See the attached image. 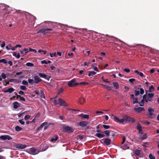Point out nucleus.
Returning <instances> with one entry per match:
<instances>
[{"instance_id": "1", "label": "nucleus", "mask_w": 159, "mask_h": 159, "mask_svg": "<svg viewBox=\"0 0 159 159\" xmlns=\"http://www.w3.org/2000/svg\"><path fill=\"white\" fill-rule=\"evenodd\" d=\"M154 94L153 93H148L147 94H144L143 96V98L144 99L145 101L146 102H152V98L154 96Z\"/></svg>"}, {"instance_id": "5", "label": "nucleus", "mask_w": 159, "mask_h": 159, "mask_svg": "<svg viewBox=\"0 0 159 159\" xmlns=\"http://www.w3.org/2000/svg\"><path fill=\"white\" fill-rule=\"evenodd\" d=\"M123 117L124 120V122L128 121L129 122H134L135 121V120L134 118L131 117L127 115L124 116Z\"/></svg>"}, {"instance_id": "49", "label": "nucleus", "mask_w": 159, "mask_h": 159, "mask_svg": "<svg viewBox=\"0 0 159 159\" xmlns=\"http://www.w3.org/2000/svg\"><path fill=\"white\" fill-rule=\"evenodd\" d=\"M89 84V83H88L85 82H80V83H79V84H80V85L82 84V85H88Z\"/></svg>"}, {"instance_id": "16", "label": "nucleus", "mask_w": 159, "mask_h": 159, "mask_svg": "<svg viewBox=\"0 0 159 159\" xmlns=\"http://www.w3.org/2000/svg\"><path fill=\"white\" fill-rule=\"evenodd\" d=\"M26 145L25 144H17L16 145V147L17 148L23 149L24 148L26 147Z\"/></svg>"}, {"instance_id": "54", "label": "nucleus", "mask_w": 159, "mask_h": 159, "mask_svg": "<svg viewBox=\"0 0 159 159\" xmlns=\"http://www.w3.org/2000/svg\"><path fill=\"white\" fill-rule=\"evenodd\" d=\"M84 102V98H82L80 100V102L81 104L83 103Z\"/></svg>"}, {"instance_id": "32", "label": "nucleus", "mask_w": 159, "mask_h": 159, "mask_svg": "<svg viewBox=\"0 0 159 159\" xmlns=\"http://www.w3.org/2000/svg\"><path fill=\"white\" fill-rule=\"evenodd\" d=\"M102 133H105L107 137H108L109 136L110 132L108 130L102 132Z\"/></svg>"}, {"instance_id": "2", "label": "nucleus", "mask_w": 159, "mask_h": 159, "mask_svg": "<svg viewBox=\"0 0 159 159\" xmlns=\"http://www.w3.org/2000/svg\"><path fill=\"white\" fill-rule=\"evenodd\" d=\"M4 6L5 7L3 8V13L1 14V16H4L5 15V14L4 13L6 12V13H8L10 12V11H13L12 8L10 7L9 6L4 5Z\"/></svg>"}, {"instance_id": "30", "label": "nucleus", "mask_w": 159, "mask_h": 159, "mask_svg": "<svg viewBox=\"0 0 159 159\" xmlns=\"http://www.w3.org/2000/svg\"><path fill=\"white\" fill-rule=\"evenodd\" d=\"M46 29H41L39 31H38L37 33H42L44 34H45L46 33Z\"/></svg>"}, {"instance_id": "51", "label": "nucleus", "mask_w": 159, "mask_h": 159, "mask_svg": "<svg viewBox=\"0 0 159 159\" xmlns=\"http://www.w3.org/2000/svg\"><path fill=\"white\" fill-rule=\"evenodd\" d=\"M50 56L51 57H56V52H55L53 54H52L51 53H50Z\"/></svg>"}, {"instance_id": "63", "label": "nucleus", "mask_w": 159, "mask_h": 159, "mask_svg": "<svg viewBox=\"0 0 159 159\" xmlns=\"http://www.w3.org/2000/svg\"><path fill=\"white\" fill-rule=\"evenodd\" d=\"M19 93L20 95H23L24 93L22 91L20 90L19 91Z\"/></svg>"}, {"instance_id": "42", "label": "nucleus", "mask_w": 159, "mask_h": 159, "mask_svg": "<svg viewBox=\"0 0 159 159\" xmlns=\"http://www.w3.org/2000/svg\"><path fill=\"white\" fill-rule=\"evenodd\" d=\"M31 117V116L30 115H26L24 117V119L25 120H27L29 119Z\"/></svg>"}, {"instance_id": "11", "label": "nucleus", "mask_w": 159, "mask_h": 159, "mask_svg": "<svg viewBox=\"0 0 159 159\" xmlns=\"http://www.w3.org/2000/svg\"><path fill=\"white\" fill-rule=\"evenodd\" d=\"M113 117L114 120L116 122L120 123H122L124 122V120L123 117V118L121 119H120L119 118L115 116H113Z\"/></svg>"}, {"instance_id": "27", "label": "nucleus", "mask_w": 159, "mask_h": 159, "mask_svg": "<svg viewBox=\"0 0 159 159\" xmlns=\"http://www.w3.org/2000/svg\"><path fill=\"white\" fill-rule=\"evenodd\" d=\"M113 84L114 87L116 89H118L119 86L118 84V83L117 82H113Z\"/></svg>"}, {"instance_id": "9", "label": "nucleus", "mask_w": 159, "mask_h": 159, "mask_svg": "<svg viewBox=\"0 0 159 159\" xmlns=\"http://www.w3.org/2000/svg\"><path fill=\"white\" fill-rule=\"evenodd\" d=\"M58 102V104L61 106L66 107L68 105V104L66 103L65 101L59 98Z\"/></svg>"}, {"instance_id": "7", "label": "nucleus", "mask_w": 159, "mask_h": 159, "mask_svg": "<svg viewBox=\"0 0 159 159\" xmlns=\"http://www.w3.org/2000/svg\"><path fill=\"white\" fill-rule=\"evenodd\" d=\"M101 141L102 142V143H103L106 145H108L111 143V140L109 139H102Z\"/></svg>"}, {"instance_id": "48", "label": "nucleus", "mask_w": 159, "mask_h": 159, "mask_svg": "<svg viewBox=\"0 0 159 159\" xmlns=\"http://www.w3.org/2000/svg\"><path fill=\"white\" fill-rule=\"evenodd\" d=\"M19 52H20V54L21 55V56H24V55H25V54H26L28 52H25V53L24 54L23 51L21 50Z\"/></svg>"}, {"instance_id": "29", "label": "nucleus", "mask_w": 159, "mask_h": 159, "mask_svg": "<svg viewBox=\"0 0 159 159\" xmlns=\"http://www.w3.org/2000/svg\"><path fill=\"white\" fill-rule=\"evenodd\" d=\"M147 138V135L146 134H144L142 135H140L139 136V138L142 139V140L146 139Z\"/></svg>"}, {"instance_id": "8", "label": "nucleus", "mask_w": 159, "mask_h": 159, "mask_svg": "<svg viewBox=\"0 0 159 159\" xmlns=\"http://www.w3.org/2000/svg\"><path fill=\"white\" fill-rule=\"evenodd\" d=\"M63 129L65 131L69 133H72L73 131L72 128L68 126H64Z\"/></svg>"}, {"instance_id": "52", "label": "nucleus", "mask_w": 159, "mask_h": 159, "mask_svg": "<svg viewBox=\"0 0 159 159\" xmlns=\"http://www.w3.org/2000/svg\"><path fill=\"white\" fill-rule=\"evenodd\" d=\"M103 127L104 129H108L110 128V126L109 125H103Z\"/></svg>"}, {"instance_id": "35", "label": "nucleus", "mask_w": 159, "mask_h": 159, "mask_svg": "<svg viewBox=\"0 0 159 159\" xmlns=\"http://www.w3.org/2000/svg\"><path fill=\"white\" fill-rule=\"evenodd\" d=\"M26 65L29 67H32L34 66L33 63L30 62H27L26 63Z\"/></svg>"}, {"instance_id": "26", "label": "nucleus", "mask_w": 159, "mask_h": 159, "mask_svg": "<svg viewBox=\"0 0 159 159\" xmlns=\"http://www.w3.org/2000/svg\"><path fill=\"white\" fill-rule=\"evenodd\" d=\"M154 88L152 85H151L148 91L150 93H152L154 91Z\"/></svg>"}, {"instance_id": "33", "label": "nucleus", "mask_w": 159, "mask_h": 159, "mask_svg": "<svg viewBox=\"0 0 159 159\" xmlns=\"http://www.w3.org/2000/svg\"><path fill=\"white\" fill-rule=\"evenodd\" d=\"M22 129V128L19 126H16L15 127V130L17 131H19L21 130Z\"/></svg>"}, {"instance_id": "47", "label": "nucleus", "mask_w": 159, "mask_h": 159, "mask_svg": "<svg viewBox=\"0 0 159 159\" xmlns=\"http://www.w3.org/2000/svg\"><path fill=\"white\" fill-rule=\"evenodd\" d=\"M20 88L22 90H25L26 89V88L25 86H20Z\"/></svg>"}, {"instance_id": "45", "label": "nucleus", "mask_w": 159, "mask_h": 159, "mask_svg": "<svg viewBox=\"0 0 159 159\" xmlns=\"http://www.w3.org/2000/svg\"><path fill=\"white\" fill-rule=\"evenodd\" d=\"M29 51H30V52H34L35 53H36L37 52V51H36V50H35V49H32L31 48H29Z\"/></svg>"}, {"instance_id": "60", "label": "nucleus", "mask_w": 159, "mask_h": 159, "mask_svg": "<svg viewBox=\"0 0 159 159\" xmlns=\"http://www.w3.org/2000/svg\"><path fill=\"white\" fill-rule=\"evenodd\" d=\"M5 45V42L4 41H3L2 42V44L1 45V47L2 48L4 47Z\"/></svg>"}, {"instance_id": "64", "label": "nucleus", "mask_w": 159, "mask_h": 159, "mask_svg": "<svg viewBox=\"0 0 159 159\" xmlns=\"http://www.w3.org/2000/svg\"><path fill=\"white\" fill-rule=\"evenodd\" d=\"M8 64H9L10 66H11L12 65V63L11 61H9L8 62H7Z\"/></svg>"}, {"instance_id": "23", "label": "nucleus", "mask_w": 159, "mask_h": 159, "mask_svg": "<svg viewBox=\"0 0 159 159\" xmlns=\"http://www.w3.org/2000/svg\"><path fill=\"white\" fill-rule=\"evenodd\" d=\"M144 101H145V100L143 98V99L141 100L140 102H138V103L140 106L143 107L144 106Z\"/></svg>"}, {"instance_id": "20", "label": "nucleus", "mask_w": 159, "mask_h": 159, "mask_svg": "<svg viewBox=\"0 0 159 159\" xmlns=\"http://www.w3.org/2000/svg\"><path fill=\"white\" fill-rule=\"evenodd\" d=\"M95 135L99 138H102L105 136V135L102 133V132L101 133H97Z\"/></svg>"}, {"instance_id": "4", "label": "nucleus", "mask_w": 159, "mask_h": 159, "mask_svg": "<svg viewBox=\"0 0 159 159\" xmlns=\"http://www.w3.org/2000/svg\"><path fill=\"white\" fill-rule=\"evenodd\" d=\"M28 152L30 154L32 155H35L39 152V151L37 149L33 147L29 149L28 150Z\"/></svg>"}, {"instance_id": "36", "label": "nucleus", "mask_w": 159, "mask_h": 159, "mask_svg": "<svg viewBox=\"0 0 159 159\" xmlns=\"http://www.w3.org/2000/svg\"><path fill=\"white\" fill-rule=\"evenodd\" d=\"M133 104L138 103V98H134L133 99Z\"/></svg>"}, {"instance_id": "18", "label": "nucleus", "mask_w": 159, "mask_h": 159, "mask_svg": "<svg viewBox=\"0 0 159 159\" xmlns=\"http://www.w3.org/2000/svg\"><path fill=\"white\" fill-rule=\"evenodd\" d=\"M34 80L35 83L36 84L40 82L42 80L38 76H35L34 77Z\"/></svg>"}, {"instance_id": "21", "label": "nucleus", "mask_w": 159, "mask_h": 159, "mask_svg": "<svg viewBox=\"0 0 159 159\" xmlns=\"http://www.w3.org/2000/svg\"><path fill=\"white\" fill-rule=\"evenodd\" d=\"M13 108L14 109L17 108L19 107V104L18 102H15L13 103Z\"/></svg>"}, {"instance_id": "59", "label": "nucleus", "mask_w": 159, "mask_h": 159, "mask_svg": "<svg viewBox=\"0 0 159 159\" xmlns=\"http://www.w3.org/2000/svg\"><path fill=\"white\" fill-rule=\"evenodd\" d=\"M41 63L42 64H47V61H46L45 60H43L41 61Z\"/></svg>"}, {"instance_id": "22", "label": "nucleus", "mask_w": 159, "mask_h": 159, "mask_svg": "<svg viewBox=\"0 0 159 159\" xmlns=\"http://www.w3.org/2000/svg\"><path fill=\"white\" fill-rule=\"evenodd\" d=\"M79 116L82 119H89V115L87 114H85L83 116H81V115H80Z\"/></svg>"}, {"instance_id": "24", "label": "nucleus", "mask_w": 159, "mask_h": 159, "mask_svg": "<svg viewBox=\"0 0 159 159\" xmlns=\"http://www.w3.org/2000/svg\"><path fill=\"white\" fill-rule=\"evenodd\" d=\"M5 7L4 4H0V12H1V14L3 13V8Z\"/></svg>"}, {"instance_id": "50", "label": "nucleus", "mask_w": 159, "mask_h": 159, "mask_svg": "<svg viewBox=\"0 0 159 159\" xmlns=\"http://www.w3.org/2000/svg\"><path fill=\"white\" fill-rule=\"evenodd\" d=\"M149 157L150 159H155V157L153 156L151 154H149Z\"/></svg>"}, {"instance_id": "53", "label": "nucleus", "mask_w": 159, "mask_h": 159, "mask_svg": "<svg viewBox=\"0 0 159 159\" xmlns=\"http://www.w3.org/2000/svg\"><path fill=\"white\" fill-rule=\"evenodd\" d=\"M18 97H19L20 98V99L21 100V101H25V98L23 97H20V96H18Z\"/></svg>"}, {"instance_id": "58", "label": "nucleus", "mask_w": 159, "mask_h": 159, "mask_svg": "<svg viewBox=\"0 0 159 159\" xmlns=\"http://www.w3.org/2000/svg\"><path fill=\"white\" fill-rule=\"evenodd\" d=\"M135 81V79H133V78L131 79H130L129 80V81L130 83H132Z\"/></svg>"}, {"instance_id": "10", "label": "nucleus", "mask_w": 159, "mask_h": 159, "mask_svg": "<svg viewBox=\"0 0 159 159\" xmlns=\"http://www.w3.org/2000/svg\"><path fill=\"white\" fill-rule=\"evenodd\" d=\"M0 139L3 140L7 139L9 140L11 139L12 138L9 135H6L1 136H0Z\"/></svg>"}, {"instance_id": "13", "label": "nucleus", "mask_w": 159, "mask_h": 159, "mask_svg": "<svg viewBox=\"0 0 159 159\" xmlns=\"http://www.w3.org/2000/svg\"><path fill=\"white\" fill-rule=\"evenodd\" d=\"M89 123V122L88 121H82L79 123V124L80 126L84 127L86 126Z\"/></svg>"}, {"instance_id": "25", "label": "nucleus", "mask_w": 159, "mask_h": 159, "mask_svg": "<svg viewBox=\"0 0 159 159\" xmlns=\"http://www.w3.org/2000/svg\"><path fill=\"white\" fill-rule=\"evenodd\" d=\"M121 148L122 149L124 150H126L129 148V147L128 146V145L126 144H125L122 145L121 146Z\"/></svg>"}, {"instance_id": "38", "label": "nucleus", "mask_w": 159, "mask_h": 159, "mask_svg": "<svg viewBox=\"0 0 159 159\" xmlns=\"http://www.w3.org/2000/svg\"><path fill=\"white\" fill-rule=\"evenodd\" d=\"M142 126L140 125L139 124H137V129L138 130H142Z\"/></svg>"}, {"instance_id": "40", "label": "nucleus", "mask_w": 159, "mask_h": 159, "mask_svg": "<svg viewBox=\"0 0 159 159\" xmlns=\"http://www.w3.org/2000/svg\"><path fill=\"white\" fill-rule=\"evenodd\" d=\"M0 63H3L4 64H6L7 63V61L5 59H2L0 60Z\"/></svg>"}, {"instance_id": "3", "label": "nucleus", "mask_w": 159, "mask_h": 159, "mask_svg": "<svg viewBox=\"0 0 159 159\" xmlns=\"http://www.w3.org/2000/svg\"><path fill=\"white\" fill-rule=\"evenodd\" d=\"M148 113L147 116L150 118L153 119L155 117V115L153 113L154 109L152 108H149L148 109Z\"/></svg>"}, {"instance_id": "39", "label": "nucleus", "mask_w": 159, "mask_h": 159, "mask_svg": "<svg viewBox=\"0 0 159 159\" xmlns=\"http://www.w3.org/2000/svg\"><path fill=\"white\" fill-rule=\"evenodd\" d=\"M102 85L104 87H105L108 90H111V89H112V87H111L109 86L106 85H103V84H102Z\"/></svg>"}, {"instance_id": "46", "label": "nucleus", "mask_w": 159, "mask_h": 159, "mask_svg": "<svg viewBox=\"0 0 159 159\" xmlns=\"http://www.w3.org/2000/svg\"><path fill=\"white\" fill-rule=\"evenodd\" d=\"M22 84L25 85H27L28 84V82L25 80H23L22 82Z\"/></svg>"}, {"instance_id": "57", "label": "nucleus", "mask_w": 159, "mask_h": 159, "mask_svg": "<svg viewBox=\"0 0 159 159\" xmlns=\"http://www.w3.org/2000/svg\"><path fill=\"white\" fill-rule=\"evenodd\" d=\"M19 123L22 125H24L25 124V122L21 120H19Z\"/></svg>"}, {"instance_id": "28", "label": "nucleus", "mask_w": 159, "mask_h": 159, "mask_svg": "<svg viewBox=\"0 0 159 159\" xmlns=\"http://www.w3.org/2000/svg\"><path fill=\"white\" fill-rule=\"evenodd\" d=\"M96 74V72L95 71H89L88 75L89 76H90L91 75H95Z\"/></svg>"}, {"instance_id": "41", "label": "nucleus", "mask_w": 159, "mask_h": 159, "mask_svg": "<svg viewBox=\"0 0 159 159\" xmlns=\"http://www.w3.org/2000/svg\"><path fill=\"white\" fill-rule=\"evenodd\" d=\"M44 146L45 147V148L42 149V151H45L47 148L45 144H42L40 146L41 148H42V147Z\"/></svg>"}, {"instance_id": "55", "label": "nucleus", "mask_w": 159, "mask_h": 159, "mask_svg": "<svg viewBox=\"0 0 159 159\" xmlns=\"http://www.w3.org/2000/svg\"><path fill=\"white\" fill-rule=\"evenodd\" d=\"M135 95L136 96H138L140 92L139 91H137V90H135Z\"/></svg>"}, {"instance_id": "31", "label": "nucleus", "mask_w": 159, "mask_h": 159, "mask_svg": "<svg viewBox=\"0 0 159 159\" xmlns=\"http://www.w3.org/2000/svg\"><path fill=\"white\" fill-rule=\"evenodd\" d=\"M29 83L31 84L35 83L34 80L33 79H29L28 80Z\"/></svg>"}, {"instance_id": "56", "label": "nucleus", "mask_w": 159, "mask_h": 159, "mask_svg": "<svg viewBox=\"0 0 159 159\" xmlns=\"http://www.w3.org/2000/svg\"><path fill=\"white\" fill-rule=\"evenodd\" d=\"M140 93L141 94H143L144 93V90L142 88H140Z\"/></svg>"}, {"instance_id": "19", "label": "nucleus", "mask_w": 159, "mask_h": 159, "mask_svg": "<svg viewBox=\"0 0 159 159\" xmlns=\"http://www.w3.org/2000/svg\"><path fill=\"white\" fill-rule=\"evenodd\" d=\"M37 94L39 95L41 98H45V96L44 94L43 91L42 90H40V91H38L36 93Z\"/></svg>"}, {"instance_id": "12", "label": "nucleus", "mask_w": 159, "mask_h": 159, "mask_svg": "<svg viewBox=\"0 0 159 159\" xmlns=\"http://www.w3.org/2000/svg\"><path fill=\"white\" fill-rule=\"evenodd\" d=\"M39 75L40 77L43 78L44 79L47 80H49L50 79V77L47 76L46 75L43 74L42 73H39Z\"/></svg>"}, {"instance_id": "43", "label": "nucleus", "mask_w": 159, "mask_h": 159, "mask_svg": "<svg viewBox=\"0 0 159 159\" xmlns=\"http://www.w3.org/2000/svg\"><path fill=\"white\" fill-rule=\"evenodd\" d=\"M53 102L56 105L58 104V99L57 100L54 99L53 100Z\"/></svg>"}, {"instance_id": "62", "label": "nucleus", "mask_w": 159, "mask_h": 159, "mask_svg": "<svg viewBox=\"0 0 159 159\" xmlns=\"http://www.w3.org/2000/svg\"><path fill=\"white\" fill-rule=\"evenodd\" d=\"M124 71L127 73H129L130 70L129 69L125 68L124 69Z\"/></svg>"}, {"instance_id": "15", "label": "nucleus", "mask_w": 159, "mask_h": 159, "mask_svg": "<svg viewBox=\"0 0 159 159\" xmlns=\"http://www.w3.org/2000/svg\"><path fill=\"white\" fill-rule=\"evenodd\" d=\"M134 110L136 112H140L144 111L145 109L143 107H139L138 108H134Z\"/></svg>"}, {"instance_id": "6", "label": "nucleus", "mask_w": 159, "mask_h": 159, "mask_svg": "<svg viewBox=\"0 0 159 159\" xmlns=\"http://www.w3.org/2000/svg\"><path fill=\"white\" fill-rule=\"evenodd\" d=\"M79 84V83L76 82V80L75 79L68 82V85L70 87L75 86Z\"/></svg>"}, {"instance_id": "17", "label": "nucleus", "mask_w": 159, "mask_h": 159, "mask_svg": "<svg viewBox=\"0 0 159 159\" xmlns=\"http://www.w3.org/2000/svg\"><path fill=\"white\" fill-rule=\"evenodd\" d=\"M134 153L136 156L141 157V151L140 150L136 149L134 151Z\"/></svg>"}, {"instance_id": "44", "label": "nucleus", "mask_w": 159, "mask_h": 159, "mask_svg": "<svg viewBox=\"0 0 159 159\" xmlns=\"http://www.w3.org/2000/svg\"><path fill=\"white\" fill-rule=\"evenodd\" d=\"M1 76L3 79H5L7 77L6 75L4 73H3L1 74Z\"/></svg>"}, {"instance_id": "61", "label": "nucleus", "mask_w": 159, "mask_h": 159, "mask_svg": "<svg viewBox=\"0 0 159 159\" xmlns=\"http://www.w3.org/2000/svg\"><path fill=\"white\" fill-rule=\"evenodd\" d=\"M84 70H81L79 71V74L80 75H81L84 74Z\"/></svg>"}, {"instance_id": "14", "label": "nucleus", "mask_w": 159, "mask_h": 159, "mask_svg": "<svg viewBox=\"0 0 159 159\" xmlns=\"http://www.w3.org/2000/svg\"><path fill=\"white\" fill-rule=\"evenodd\" d=\"M15 89L12 88H10L4 90L3 91V92L5 93H11L15 91Z\"/></svg>"}, {"instance_id": "34", "label": "nucleus", "mask_w": 159, "mask_h": 159, "mask_svg": "<svg viewBox=\"0 0 159 159\" xmlns=\"http://www.w3.org/2000/svg\"><path fill=\"white\" fill-rule=\"evenodd\" d=\"M58 137L57 136L55 138H52L50 140V141L51 142H54L56 141L58 139Z\"/></svg>"}, {"instance_id": "37", "label": "nucleus", "mask_w": 159, "mask_h": 159, "mask_svg": "<svg viewBox=\"0 0 159 159\" xmlns=\"http://www.w3.org/2000/svg\"><path fill=\"white\" fill-rule=\"evenodd\" d=\"M48 123L47 122H44V123H43L41 125L39 126V129H41L42 128L43 126L44 125H46Z\"/></svg>"}]
</instances>
